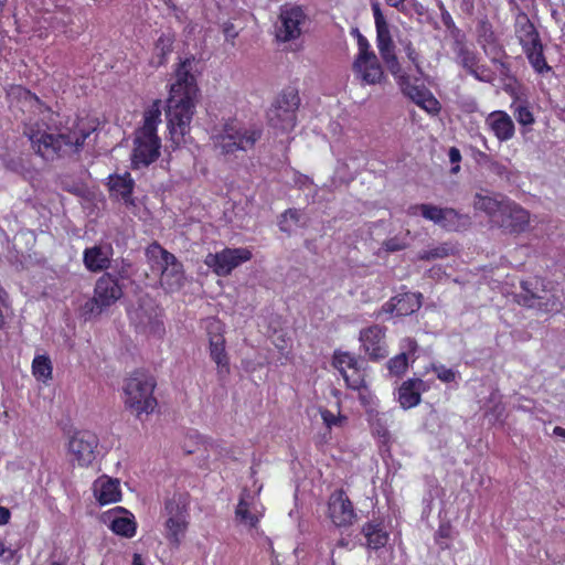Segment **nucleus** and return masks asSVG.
<instances>
[{"mask_svg":"<svg viewBox=\"0 0 565 565\" xmlns=\"http://www.w3.org/2000/svg\"><path fill=\"white\" fill-rule=\"evenodd\" d=\"M52 113L49 109L41 110V117L30 118L23 131L33 151L46 161L77 152L95 130L84 120H78L72 128L55 134L49 125Z\"/></svg>","mask_w":565,"mask_h":565,"instance_id":"1","label":"nucleus"},{"mask_svg":"<svg viewBox=\"0 0 565 565\" xmlns=\"http://www.w3.org/2000/svg\"><path fill=\"white\" fill-rule=\"evenodd\" d=\"M194 58H185L175 70V81L171 84L166 118L171 140L179 145L190 131L195 113L199 88L192 74Z\"/></svg>","mask_w":565,"mask_h":565,"instance_id":"2","label":"nucleus"},{"mask_svg":"<svg viewBox=\"0 0 565 565\" xmlns=\"http://www.w3.org/2000/svg\"><path fill=\"white\" fill-rule=\"evenodd\" d=\"M375 29H376V46L381 58L388 72L395 78L403 92L419 107L429 114H437L440 110L439 102L434 95L424 87L411 85V76L396 54V46L392 39L390 25L384 18L380 3L377 1L371 4Z\"/></svg>","mask_w":565,"mask_h":565,"instance_id":"3","label":"nucleus"},{"mask_svg":"<svg viewBox=\"0 0 565 565\" xmlns=\"http://www.w3.org/2000/svg\"><path fill=\"white\" fill-rule=\"evenodd\" d=\"M154 387L156 382L147 372L137 370L130 373L122 386L125 406L137 416L152 413L157 406Z\"/></svg>","mask_w":565,"mask_h":565,"instance_id":"4","label":"nucleus"},{"mask_svg":"<svg viewBox=\"0 0 565 565\" xmlns=\"http://www.w3.org/2000/svg\"><path fill=\"white\" fill-rule=\"evenodd\" d=\"M145 254L150 268L160 273V286L167 292H175L183 287L185 280L183 265L173 254L156 242L147 247Z\"/></svg>","mask_w":565,"mask_h":565,"instance_id":"5","label":"nucleus"},{"mask_svg":"<svg viewBox=\"0 0 565 565\" xmlns=\"http://www.w3.org/2000/svg\"><path fill=\"white\" fill-rule=\"evenodd\" d=\"M121 296L122 289L118 279L111 274H104L95 284L93 298L88 299L81 307V316L84 317L85 320L95 319L107 308L116 303Z\"/></svg>","mask_w":565,"mask_h":565,"instance_id":"6","label":"nucleus"},{"mask_svg":"<svg viewBox=\"0 0 565 565\" xmlns=\"http://www.w3.org/2000/svg\"><path fill=\"white\" fill-rule=\"evenodd\" d=\"M262 131L257 128H246L238 121L226 122L222 131L214 136V145L223 153H233L237 150L246 151L254 147L260 138Z\"/></svg>","mask_w":565,"mask_h":565,"instance_id":"7","label":"nucleus"},{"mask_svg":"<svg viewBox=\"0 0 565 565\" xmlns=\"http://www.w3.org/2000/svg\"><path fill=\"white\" fill-rule=\"evenodd\" d=\"M300 97L295 89L284 90L267 113L269 126L280 132L291 131L297 124Z\"/></svg>","mask_w":565,"mask_h":565,"instance_id":"8","label":"nucleus"},{"mask_svg":"<svg viewBox=\"0 0 565 565\" xmlns=\"http://www.w3.org/2000/svg\"><path fill=\"white\" fill-rule=\"evenodd\" d=\"M450 34L455 62L479 82H492V73L484 65L479 64L478 54L468 45L466 35L456 26L451 29Z\"/></svg>","mask_w":565,"mask_h":565,"instance_id":"9","label":"nucleus"},{"mask_svg":"<svg viewBox=\"0 0 565 565\" xmlns=\"http://www.w3.org/2000/svg\"><path fill=\"white\" fill-rule=\"evenodd\" d=\"M164 535L173 545H180L189 525L188 503L182 495H173L164 503Z\"/></svg>","mask_w":565,"mask_h":565,"instance_id":"10","label":"nucleus"},{"mask_svg":"<svg viewBox=\"0 0 565 565\" xmlns=\"http://www.w3.org/2000/svg\"><path fill=\"white\" fill-rule=\"evenodd\" d=\"M136 328L149 335L161 339L166 333L162 309L151 298H142L130 313Z\"/></svg>","mask_w":565,"mask_h":565,"instance_id":"11","label":"nucleus"},{"mask_svg":"<svg viewBox=\"0 0 565 565\" xmlns=\"http://www.w3.org/2000/svg\"><path fill=\"white\" fill-rule=\"evenodd\" d=\"M307 14L299 6H284L276 25L278 41L288 42L298 39L307 24Z\"/></svg>","mask_w":565,"mask_h":565,"instance_id":"12","label":"nucleus"},{"mask_svg":"<svg viewBox=\"0 0 565 565\" xmlns=\"http://www.w3.org/2000/svg\"><path fill=\"white\" fill-rule=\"evenodd\" d=\"M252 252L245 247L224 248L218 253H210L205 257V265L213 269L217 276H227L236 267L250 260Z\"/></svg>","mask_w":565,"mask_h":565,"instance_id":"13","label":"nucleus"},{"mask_svg":"<svg viewBox=\"0 0 565 565\" xmlns=\"http://www.w3.org/2000/svg\"><path fill=\"white\" fill-rule=\"evenodd\" d=\"M98 438L95 434L82 430L75 433L68 441L71 460L81 467L89 466L96 458Z\"/></svg>","mask_w":565,"mask_h":565,"instance_id":"14","label":"nucleus"},{"mask_svg":"<svg viewBox=\"0 0 565 565\" xmlns=\"http://www.w3.org/2000/svg\"><path fill=\"white\" fill-rule=\"evenodd\" d=\"M359 340L365 355L371 361L383 360L388 355L386 329L374 324L360 331Z\"/></svg>","mask_w":565,"mask_h":565,"instance_id":"15","label":"nucleus"},{"mask_svg":"<svg viewBox=\"0 0 565 565\" xmlns=\"http://www.w3.org/2000/svg\"><path fill=\"white\" fill-rule=\"evenodd\" d=\"M210 342V356L217 366L218 374L230 373L228 356L225 351L223 327L218 320L210 319L206 324Z\"/></svg>","mask_w":565,"mask_h":565,"instance_id":"16","label":"nucleus"},{"mask_svg":"<svg viewBox=\"0 0 565 565\" xmlns=\"http://www.w3.org/2000/svg\"><path fill=\"white\" fill-rule=\"evenodd\" d=\"M427 221L448 232H459L466 230L471 224L470 216L461 214L452 207H440L431 204L427 210Z\"/></svg>","mask_w":565,"mask_h":565,"instance_id":"17","label":"nucleus"},{"mask_svg":"<svg viewBox=\"0 0 565 565\" xmlns=\"http://www.w3.org/2000/svg\"><path fill=\"white\" fill-rule=\"evenodd\" d=\"M328 515L338 527L350 526L354 523L356 514L352 502L343 490H337L330 495Z\"/></svg>","mask_w":565,"mask_h":565,"instance_id":"18","label":"nucleus"},{"mask_svg":"<svg viewBox=\"0 0 565 565\" xmlns=\"http://www.w3.org/2000/svg\"><path fill=\"white\" fill-rule=\"evenodd\" d=\"M135 147L131 156L134 168L147 167L156 161L160 154V139L158 136H148L136 132Z\"/></svg>","mask_w":565,"mask_h":565,"instance_id":"19","label":"nucleus"},{"mask_svg":"<svg viewBox=\"0 0 565 565\" xmlns=\"http://www.w3.org/2000/svg\"><path fill=\"white\" fill-rule=\"evenodd\" d=\"M263 514L264 507L257 498L248 490H244L235 510L236 520L244 526L254 529L257 526Z\"/></svg>","mask_w":565,"mask_h":565,"instance_id":"20","label":"nucleus"},{"mask_svg":"<svg viewBox=\"0 0 565 565\" xmlns=\"http://www.w3.org/2000/svg\"><path fill=\"white\" fill-rule=\"evenodd\" d=\"M352 70L363 85H377L385 79L383 66L376 55L354 58Z\"/></svg>","mask_w":565,"mask_h":565,"instance_id":"21","label":"nucleus"},{"mask_svg":"<svg viewBox=\"0 0 565 565\" xmlns=\"http://www.w3.org/2000/svg\"><path fill=\"white\" fill-rule=\"evenodd\" d=\"M529 212L508 199L502 215L498 218L495 224L510 232H522L529 225Z\"/></svg>","mask_w":565,"mask_h":565,"instance_id":"22","label":"nucleus"},{"mask_svg":"<svg viewBox=\"0 0 565 565\" xmlns=\"http://www.w3.org/2000/svg\"><path fill=\"white\" fill-rule=\"evenodd\" d=\"M484 124L500 142H505L514 137V122L511 116L503 110H494L490 113L487 116Z\"/></svg>","mask_w":565,"mask_h":565,"instance_id":"23","label":"nucleus"},{"mask_svg":"<svg viewBox=\"0 0 565 565\" xmlns=\"http://www.w3.org/2000/svg\"><path fill=\"white\" fill-rule=\"evenodd\" d=\"M508 199L500 194L478 192L473 196L475 210L486 213L492 223H497L502 215Z\"/></svg>","mask_w":565,"mask_h":565,"instance_id":"24","label":"nucleus"},{"mask_svg":"<svg viewBox=\"0 0 565 565\" xmlns=\"http://www.w3.org/2000/svg\"><path fill=\"white\" fill-rule=\"evenodd\" d=\"M333 365L342 374L348 386L358 390L363 384V379L359 374L358 360L350 353H335L333 358Z\"/></svg>","mask_w":565,"mask_h":565,"instance_id":"25","label":"nucleus"},{"mask_svg":"<svg viewBox=\"0 0 565 565\" xmlns=\"http://www.w3.org/2000/svg\"><path fill=\"white\" fill-rule=\"evenodd\" d=\"M514 33L522 50L542 42L536 28L531 22L527 14L521 10H519L514 19Z\"/></svg>","mask_w":565,"mask_h":565,"instance_id":"26","label":"nucleus"},{"mask_svg":"<svg viewBox=\"0 0 565 565\" xmlns=\"http://www.w3.org/2000/svg\"><path fill=\"white\" fill-rule=\"evenodd\" d=\"M420 307L422 295L407 292L392 298L382 307V310L387 313H395L396 316L403 317L416 312Z\"/></svg>","mask_w":565,"mask_h":565,"instance_id":"27","label":"nucleus"},{"mask_svg":"<svg viewBox=\"0 0 565 565\" xmlns=\"http://www.w3.org/2000/svg\"><path fill=\"white\" fill-rule=\"evenodd\" d=\"M105 521L108 522L111 531L125 537H132L136 533V522L134 515L122 508H116L109 511Z\"/></svg>","mask_w":565,"mask_h":565,"instance_id":"28","label":"nucleus"},{"mask_svg":"<svg viewBox=\"0 0 565 565\" xmlns=\"http://www.w3.org/2000/svg\"><path fill=\"white\" fill-rule=\"evenodd\" d=\"M521 288L522 292L518 301L530 308H535L541 300H544L547 291L545 281L539 277L522 281Z\"/></svg>","mask_w":565,"mask_h":565,"instance_id":"29","label":"nucleus"},{"mask_svg":"<svg viewBox=\"0 0 565 565\" xmlns=\"http://www.w3.org/2000/svg\"><path fill=\"white\" fill-rule=\"evenodd\" d=\"M93 491L96 500L102 505L118 502L121 498L119 481L106 476L95 480Z\"/></svg>","mask_w":565,"mask_h":565,"instance_id":"30","label":"nucleus"},{"mask_svg":"<svg viewBox=\"0 0 565 565\" xmlns=\"http://www.w3.org/2000/svg\"><path fill=\"white\" fill-rule=\"evenodd\" d=\"M111 248L109 246H93L84 250L85 267L93 273L106 269L110 264Z\"/></svg>","mask_w":565,"mask_h":565,"instance_id":"31","label":"nucleus"},{"mask_svg":"<svg viewBox=\"0 0 565 565\" xmlns=\"http://www.w3.org/2000/svg\"><path fill=\"white\" fill-rule=\"evenodd\" d=\"M425 390L424 381L419 379L408 380L398 390V401L403 408H411L420 402V393Z\"/></svg>","mask_w":565,"mask_h":565,"instance_id":"32","label":"nucleus"},{"mask_svg":"<svg viewBox=\"0 0 565 565\" xmlns=\"http://www.w3.org/2000/svg\"><path fill=\"white\" fill-rule=\"evenodd\" d=\"M362 533L366 539V544L370 548L377 550L383 547L388 540V534L383 525L377 522H369L363 525Z\"/></svg>","mask_w":565,"mask_h":565,"instance_id":"33","label":"nucleus"},{"mask_svg":"<svg viewBox=\"0 0 565 565\" xmlns=\"http://www.w3.org/2000/svg\"><path fill=\"white\" fill-rule=\"evenodd\" d=\"M109 189L116 198H120L125 202H131L134 180L127 172L122 175L110 177Z\"/></svg>","mask_w":565,"mask_h":565,"instance_id":"34","label":"nucleus"},{"mask_svg":"<svg viewBox=\"0 0 565 565\" xmlns=\"http://www.w3.org/2000/svg\"><path fill=\"white\" fill-rule=\"evenodd\" d=\"M495 34L488 20H481L477 26V41L487 55L495 50Z\"/></svg>","mask_w":565,"mask_h":565,"instance_id":"35","label":"nucleus"},{"mask_svg":"<svg viewBox=\"0 0 565 565\" xmlns=\"http://www.w3.org/2000/svg\"><path fill=\"white\" fill-rule=\"evenodd\" d=\"M161 122L160 102L156 100L146 111L143 126L137 131L148 136H157V126Z\"/></svg>","mask_w":565,"mask_h":565,"instance_id":"36","label":"nucleus"},{"mask_svg":"<svg viewBox=\"0 0 565 565\" xmlns=\"http://www.w3.org/2000/svg\"><path fill=\"white\" fill-rule=\"evenodd\" d=\"M526 55L529 63L539 74L548 73L551 67L548 66L545 56L543 54V44L542 42L537 43V45L530 46L523 50Z\"/></svg>","mask_w":565,"mask_h":565,"instance_id":"37","label":"nucleus"},{"mask_svg":"<svg viewBox=\"0 0 565 565\" xmlns=\"http://www.w3.org/2000/svg\"><path fill=\"white\" fill-rule=\"evenodd\" d=\"M398 44L402 51L405 53L409 64L414 67L415 72L419 75H423L424 72L422 67V55L413 42L407 38H399Z\"/></svg>","mask_w":565,"mask_h":565,"instance_id":"38","label":"nucleus"},{"mask_svg":"<svg viewBox=\"0 0 565 565\" xmlns=\"http://www.w3.org/2000/svg\"><path fill=\"white\" fill-rule=\"evenodd\" d=\"M511 109L520 125L531 126L534 124V121H535L534 115L530 110V107H529V104L526 100H521V99L516 98L511 104Z\"/></svg>","mask_w":565,"mask_h":565,"instance_id":"39","label":"nucleus"},{"mask_svg":"<svg viewBox=\"0 0 565 565\" xmlns=\"http://www.w3.org/2000/svg\"><path fill=\"white\" fill-rule=\"evenodd\" d=\"M33 375L43 382L52 377V364L47 356H35L32 363Z\"/></svg>","mask_w":565,"mask_h":565,"instance_id":"40","label":"nucleus"},{"mask_svg":"<svg viewBox=\"0 0 565 565\" xmlns=\"http://www.w3.org/2000/svg\"><path fill=\"white\" fill-rule=\"evenodd\" d=\"M301 213L299 210L289 209L285 211L279 218V228L281 232L290 234L294 227L299 223Z\"/></svg>","mask_w":565,"mask_h":565,"instance_id":"41","label":"nucleus"},{"mask_svg":"<svg viewBox=\"0 0 565 565\" xmlns=\"http://www.w3.org/2000/svg\"><path fill=\"white\" fill-rule=\"evenodd\" d=\"M173 39L169 34H162L156 42L154 52L159 57L158 64H163L164 58L172 52Z\"/></svg>","mask_w":565,"mask_h":565,"instance_id":"42","label":"nucleus"},{"mask_svg":"<svg viewBox=\"0 0 565 565\" xmlns=\"http://www.w3.org/2000/svg\"><path fill=\"white\" fill-rule=\"evenodd\" d=\"M535 308L544 312H559L563 309V303L558 296L547 290L545 299L541 300Z\"/></svg>","mask_w":565,"mask_h":565,"instance_id":"43","label":"nucleus"},{"mask_svg":"<svg viewBox=\"0 0 565 565\" xmlns=\"http://www.w3.org/2000/svg\"><path fill=\"white\" fill-rule=\"evenodd\" d=\"M408 365V358L406 356V352H401L394 358L390 359L387 362V367L391 374L401 375L404 373Z\"/></svg>","mask_w":565,"mask_h":565,"instance_id":"44","label":"nucleus"},{"mask_svg":"<svg viewBox=\"0 0 565 565\" xmlns=\"http://www.w3.org/2000/svg\"><path fill=\"white\" fill-rule=\"evenodd\" d=\"M320 415H321V418L323 420V424L328 428H330V429L332 427H342L345 424V422H347V417L345 416H343V415H334L329 409H321L320 411Z\"/></svg>","mask_w":565,"mask_h":565,"instance_id":"45","label":"nucleus"},{"mask_svg":"<svg viewBox=\"0 0 565 565\" xmlns=\"http://www.w3.org/2000/svg\"><path fill=\"white\" fill-rule=\"evenodd\" d=\"M450 248L447 245L435 247L430 250H423L418 254V258L422 260H430L437 258H445L449 255Z\"/></svg>","mask_w":565,"mask_h":565,"instance_id":"46","label":"nucleus"},{"mask_svg":"<svg viewBox=\"0 0 565 565\" xmlns=\"http://www.w3.org/2000/svg\"><path fill=\"white\" fill-rule=\"evenodd\" d=\"M383 246H384L385 250H387V252H398V250L405 249L408 246V242H407L406 237L395 236V237L386 239L383 243Z\"/></svg>","mask_w":565,"mask_h":565,"instance_id":"47","label":"nucleus"},{"mask_svg":"<svg viewBox=\"0 0 565 565\" xmlns=\"http://www.w3.org/2000/svg\"><path fill=\"white\" fill-rule=\"evenodd\" d=\"M356 42H358V54L355 55L354 58H361V57H366V56H371V55H376L374 53V51L371 49V45L364 35L359 34V39Z\"/></svg>","mask_w":565,"mask_h":565,"instance_id":"48","label":"nucleus"},{"mask_svg":"<svg viewBox=\"0 0 565 565\" xmlns=\"http://www.w3.org/2000/svg\"><path fill=\"white\" fill-rule=\"evenodd\" d=\"M434 371L437 377L445 383L454 382L457 376V373L454 370L444 365L434 366Z\"/></svg>","mask_w":565,"mask_h":565,"instance_id":"49","label":"nucleus"},{"mask_svg":"<svg viewBox=\"0 0 565 565\" xmlns=\"http://www.w3.org/2000/svg\"><path fill=\"white\" fill-rule=\"evenodd\" d=\"M431 204L422 203V204H413L407 207L406 213L409 216H418L422 215L425 220H427V210H430Z\"/></svg>","mask_w":565,"mask_h":565,"instance_id":"50","label":"nucleus"},{"mask_svg":"<svg viewBox=\"0 0 565 565\" xmlns=\"http://www.w3.org/2000/svg\"><path fill=\"white\" fill-rule=\"evenodd\" d=\"M449 160L452 164H455L452 168H451V173H458L459 170H460V166H459V162L461 160V153L459 151V149H457L456 147H451L449 149Z\"/></svg>","mask_w":565,"mask_h":565,"instance_id":"51","label":"nucleus"},{"mask_svg":"<svg viewBox=\"0 0 565 565\" xmlns=\"http://www.w3.org/2000/svg\"><path fill=\"white\" fill-rule=\"evenodd\" d=\"M401 350L402 352H406V356L408 358V354L415 353L417 350V342L416 340L412 338H405L401 341Z\"/></svg>","mask_w":565,"mask_h":565,"instance_id":"52","label":"nucleus"},{"mask_svg":"<svg viewBox=\"0 0 565 565\" xmlns=\"http://www.w3.org/2000/svg\"><path fill=\"white\" fill-rule=\"evenodd\" d=\"M65 17V13L63 12H58V13H55L54 15L50 17V20L52 22V26L54 29H60V28H64L66 25V23L68 22V20L66 21L64 19Z\"/></svg>","mask_w":565,"mask_h":565,"instance_id":"53","label":"nucleus"},{"mask_svg":"<svg viewBox=\"0 0 565 565\" xmlns=\"http://www.w3.org/2000/svg\"><path fill=\"white\" fill-rule=\"evenodd\" d=\"M490 169H491L492 172H494L498 175L507 174V168L503 164L499 163V162H492Z\"/></svg>","mask_w":565,"mask_h":565,"instance_id":"54","label":"nucleus"},{"mask_svg":"<svg viewBox=\"0 0 565 565\" xmlns=\"http://www.w3.org/2000/svg\"><path fill=\"white\" fill-rule=\"evenodd\" d=\"M10 520L9 509L0 505V525L7 524Z\"/></svg>","mask_w":565,"mask_h":565,"instance_id":"55","label":"nucleus"},{"mask_svg":"<svg viewBox=\"0 0 565 565\" xmlns=\"http://www.w3.org/2000/svg\"><path fill=\"white\" fill-rule=\"evenodd\" d=\"M385 1L388 6L394 7L399 11H403L404 7H405L404 3L406 0H385Z\"/></svg>","mask_w":565,"mask_h":565,"instance_id":"56","label":"nucleus"},{"mask_svg":"<svg viewBox=\"0 0 565 565\" xmlns=\"http://www.w3.org/2000/svg\"><path fill=\"white\" fill-rule=\"evenodd\" d=\"M224 33H225L226 39H235L237 35V32L233 25H226L224 28Z\"/></svg>","mask_w":565,"mask_h":565,"instance_id":"57","label":"nucleus"},{"mask_svg":"<svg viewBox=\"0 0 565 565\" xmlns=\"http://www.w3.org/2000/svg\"><path fill=\"white\" fill-rule=\"evenodd\" d=\"M9 296L8 292L3 289V287L0 285V303L6 306L8 303Z\"/></svg>","mask_w":565,"mask_h":565,"instance_id":"58","label":"nucleus"},{"mask_svg":"<svg viewBox=\"0 0 565 565\" xmlns=\"http://www.w3.org/2000/svg\"><path fill=\"white\" fill-rule=\"evenodd\" d=\"M553 434L555 436H558V437H562V438H565V428L563 427H559V426H556L553 430Z\"/></svg>","mask_w":565,"mask_h":565,"instance_id":"59","label":"nucleus"},{"mask_svg":"<svg viewBox=\"0 0 565 565\" xmlns=\"http://www.w3.org/2000/svg\"><path fill=\"white\" fill-rule=\"evenodd\" d=\"M131 565H143L141 556L139 554L134 555L132 564Z\"/></svg>","mask_w":565,"mask_h":565,"instance_id":"60","label":"nucleus"},{"mask_svg":"<svg viewBox=\"0 0 565 565\" xmlns=\"http://www.w3.org/2000/svg\"><path fill=\"white\" fill-rule=\"evenodd\" d=\"M26 97L30 99V102H34L35 104L40 105V102L36 96L31 95L29 92L25 93Z\"/></svg>","mask_w":565,"mask_h":565,"instance_id":"61","label":"nucleus"},{"mask_svg":"<svg viewBox=\"0 0 565 565\" xmlns=\"http://www.w3.org/2000/svg\"><path fill=\"white\" fill-rule=\"evenodd\" d=\"M7 551H9V550L6 547L4 543L0 540V556H3Z\"/></svg>","mask_w":565,"mask_h":565,"instance_id":"62","label":"nucleus"},{"mask_svg":"<svg viewBox=\"0 0 565 565\" xmlns=\"http://www.w3.org/2000/svg\"><path fill=\"white\" fill-rule=\"evenodd\" d=\"M351 33H352V35H354L356 38V40L359 39V34H361V32L359 31L358 28L352 29Z\"/></svg>","mask_w":565,"mask_h":565,"instance_id":"63","label":"nucleus"},{"mask_svg":"<svg viewBox=\"0 0 565 565\" xmlns=\"http://www.w3.org/2000/svg\"><path fill=\"white\" fill-rule=\"evenodd\" d=\"M438 533H439V535H441V536H446V535H447V534H446V531H445L443 527H440V529H439V532H438Z\"/></svg>","mask_w":565,"mask_h":565,"instance_id":"64","label":"nucleus"}]
</instances>
